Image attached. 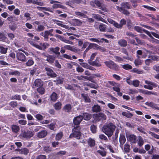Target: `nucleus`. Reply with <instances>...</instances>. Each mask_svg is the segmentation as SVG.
Wrapping results in <instances>:
<instances>
[{
	"label": "nucleus",
	"mask_w": 159,
	"mask_h": 159,
	"mask_svg": "<svg viewBox=\"0 0 159 159\" xmlns=\"http://www.w3.org/2000/svg\"><path fill=\"white\" fill-rule=\"evenodd\" d=\"M116 128V126L113 123H109L106 124L103 126L102 130L108 137H110L113 135Z\"/></svg>",
	"instance_id": "nucleus-1"
},
{
	"label": "nucleus",
	"mask_w": 159,
	"mask_h": 159,
	"mask_svg": "<svg viewBox=\"0 0 159 159\" xmlns=\"http://www.w3.org/2000/svg\"><path fill=\"white\" fill-rule=\"evenodd\" d=\"M121 7L116 6V9L120 12L126 15L129 16L130 14V12L125 8L130 9L131 8V6L130 3L128 2H124L121 4Z\"/></svg>",
	"instance_id": "nucleus-2"
},
{
	"label": "nucleus",
	"mask_w": 159,
	"mask_h": 159,
	"mask_svg": "<svg viewBox=\"0 0 159 159\" xmlns=\"http://www.w3.org/2000/svg\"><path fill=\"white\" fill-rule=\"evenodd\" d=\"M65 49L70 50L73 52L79 54H80L81 53V50L78 48L75 47L70 45H65L64 47H62L61 48L60 52L62 54L65 52L66 51Z\"/></svg>",
	"instance_id": "nucleus-3"
},
{
	"label": "nucleus",
	"mask_w": 159,
	"mask_h": 159,
	"mask_svg": "<svg viewBox=\"0 0 159 159\" xmlns=\"http://www.w3.org/2000/svg\"><path fill=\"white\" fill-rule=\"evenodd\" d=\"M93 2L98 7H99V8L101 9L102 10L104 11H107V10L102 0H95L93 1Z\"/></svg>",
	"instance_id": "nucleus-4"
},
{
	"label": "nucleus",
	"mask_w": 159,
	"mask_h": 159,
	"mask_svg": "<svg viewBox=\"0 0 159 159\" xmlns=\"http://www.w3.org/2000/svg\"><path fill=\"white\" fill-rule=\"evenodd\" d=\"M34 134V132L33 131L26 130L22 132L21 134V135L23 138L28 139L33 137Z\"/></svg>",
	"instance_id": "nucleus-5"
},
{
	"label": "nucleus",
	"mask_w": 159,
	"mask_h": 159,
	"mask_svg": "<svg viewBox=\"0 0 159 159\" xmlns=\"http://www.w3.org/2000/svg\"><path fill=\"white\" fill-rule=\"evenodd\" d=\"M104 63L108 67L114 70H116L118 69V66L112 61H106Z\"/></svg>",
	"instance_id": "nucleus-6"
},
{
	"label": "nucleus",
	"mask_w": 159,
	"mask_h": 159,
	"mask_svg": "<svg viewBox=\"0 0 159 159\" xmlns=\"http://www.w3.org/2000/svg\"><path fill=\"white\" fill-rule=\"evenodd\" d=\"M16 57L17 59L22 62H25L26 61V57L22 52H19L17 53Z\"/></svg>",
	"instance_id": "nucleus-7"
},
{
	"label": "nucleus",
	"mask_w": 159,
	"mask_h": 159,
	"mask_svg": "<svg viewBox=\"0 0 159 159\" xmlns=\"http://www.w3.org/2000/svg\"><path fill=\"white\" fill-rule=\"evenodd\" d=\"M72 133L70 135L69 138H76L78 139H81V134L80 132H76V131H72Z\"/></svg>",
	"instance_id": "nucleus-8"
},
{
	"label": "nucleus",
	"mask_w": 159,
	"mask_h": 159,
	"mask_svg": "<svg viewBox=\"0 0 159 159\" xmlns=\"http://www.w3.org/2000/svg\"><path fill=\"white\" fill-rule=\"evenodd\" d=\"M45 70L47 71V74L48 75L51 77H55L57 76V74L54 72L51 68L46 67L45 68Z\"/></svg>",
	"instance_id": "nucleus-9"
},
{
	"label": "nucleus",
	"mask_w": 159,
	"mask_h": 159,
	"mask_svg": "<svg viewBox=\"0 0 159 159\" xmlns=\"http://www.w3.org/2000/svg\"><path fill=\"white\" fill-rule=\"evenodd\" d=\"M83 120V117L82 116L79 115L75 117L73 119V123L74 125H79L80 122Z\"/></svg>",
	"instance_id": "nucleus-10"
},
{
	"label": "nucleus",
	"mask_w": 159,
	"mask_h": 159,
	"mask_svg": "<svg viewBox=\"0 0 159 159\" xmlns=\"http://www.w3.org/2000/svg\"><path fill=\"white\" fill-rule=\"evenodd\" d=\"M52 21L55 23H56L57 25L59 26H60L68 30L70 29L68 25H63L62 24L63 23L62 21L57 20L55 19L52 20Z\"/></svg>",
	"instance_id": "nucleus-11"
},
{
	"label": "nucleus",
	"mask_w": 159,
	"mask_h": 159,
	"mask_svg": "<svg viewBox=\"0 0 159 159\" xmlns=\"http://www.w3.org/2000/svg\"><path fill=\"white\" fill-rule=\"evenodd\" d=\"M106 117L105 115L102 113H99L96 114L95 119L98 121L106 120Z\"/></svg>",
	"instance_id": "nucleus-12"
},
{
	"label": "nucleus",
	"mask_w": 159,
	"mask_h": 159,
	"mask_svg": "<svg viewBox=\"0 0 159 159\" xmlns=\"http://www.w3.org/2000/svg\"><path fill=\"white\" fill-rule=\"evenodd\" d=\"M127 140L131 143H136V137L134 134H131L127 136Z\"/></svg>",
	"instance_id": "nucleus-13"
},
{
	"label": "nucleus",
	"mask_w": 159,
	"mask_h": 159,
	"mask_svg": "<svg viewBox=\"0 0 159 159\" xmlns=\"http://www.w3.org/2000/svg\"><path fill=\"white\" fill-rule=\"evenodd\" d=\"M48 132L45 130H42L37 134V137L40 138H45L48 134Z\"/></svg>",
	"instance_id": "nucleus-14"
},
{
	"label": "nucleus",
	"mask_w": 159,
	"mask_h": 159,
	"mask_svg": "<svg viewBox=\"0 0 159 159\" xmlns=\"http://www.w3.org/2000/svg\"><path fill=\"white\" fill-rule=\"evenodd\" d=\"M93 17L98 21H101L102 22L107 23V21L103 18L100 15L98 14H92Z\"/></svg>",
	"instance_id": "nucleus-15"
},
{
	"label": "nucleus",
	"mask_w": 159,
	"mask_h": 159,
	"mask_svg": "<svg viewBox=\"0 0 159 159\" xmlns=\"http://www.w3.org/2000/svg\"><path fill=\"white\" fill-rule=\"evenodd\" d=\"M43 82L41 79H36L34 82V85L36 87H40L43 86Z\"/></svg>",
	"instance_id": "nucleus-16"
},
{
	"label": "nucleus",
	"mask_w": 159,
	"mask_h": 159,
	"mask_svg": "<svg viewBox=\"0 0 159 159\" xmlns=\"http://www.w3.org/2000/svg\"><path fill=\"white\" fill-rule=\"evenodd\" d=\"M27 41L28 42H29L31 45L33 46L34 47H35L36 48L39 49L40 50L42 49V47L39 45L37 44L35 42L32 41V39H30V38H28L27 39Z\"/></svg>",
	"instance_id": "nucleus-17"
},
{
	"label": "nucleus",
	"mask_w": 159,
	"mask_h": 159,
	"mask_svg": "<svg viewBox=\"0 0 159 159\" xmlns=\"http://www.w3.org/2000/svg\"><path fill=\"white\" fill-rule=\"evenodd\" d=\"M118 45L121 47H125L127 45V41L123 39H120L118 41Z\"/></svg>",
	"instance_id": "nucleus-18"
},
{
	"label": "nucleus",
	"mask_w": 159,
	"mask_h": 159,
	"mask_svg": "<svg viewBox=\"0 0 159 159\" xmlns=\"http://www.w3.org/2000/svg\"><path fill=\"white\" fill-rule=\"evenodd\" d=\"M119 141L120 143V147H122L123 144L126 141V139L125 135L123 134H120V135Z\"/></svg>",
	"instance_id": "nucleus-19"
},
{
	"label": "nucleus",
	"mask_w": 159,
	"mask_h": 159,
	"mask_svg": "<svg viewBox=\"0 0 159 159\" xmlns=\"http://www.w3.org/2000/svg\"><path fill=\"white\" fill-rule=\"evenodd\" d=\"M88 145L90 147H94L96 144L95 140L91 138H89L87 140Z\"/></svg>",
	"instance_id": "nucleus-20"
},
{
	"label": "nucleus",
	"mask_w": 159,
	"mask_h": 159,
	"mask_svg": "<svg viewBox=\"0 0 159 159\" xmlns=\"http://www.w3.org/2000/svg\"><path fill=\"white\" fill-rule=\"evenodd\" d=\"M71 109L72 107L71 105L70 104H68L64 107L62 110L65 112H69L71 111Z\"/></svg>",
	"instance_id": "nucleus-21"
},
{
	"label": "nucleus",
	"mask_w": 159,
	"mask_h": 159,
	"mask_svg": "<svg viewBox=\"0 0 159 159\" xmlns=\"http://www.w3.org/2000/svg\"><path fill=\"white\" fill-rule=\"evenodd\" d=\"M50 50L54 53L56 55H59L60 52H59L60 48L58 47H56L55 48H51L50 49Z\"/></svg>",
	"instance_id": "nucleus-22"
},
{
	"label": "nucleus",
	"mask_w": 159,
	"mask_h": 159,
	"mask_svg": "<svg viewBox=\"0 0 159 159\" xmlns=\"http://www.w3.org/2000/svg\"><path fill=\"white\" fill-rule=\"evenodd\" d=\"M82 117H83V119H84L85 120H88L91 119V115L90 114L87 113H83Z\"/></svg>",
	"instance_id": "nucleus-23"
},
{
	"label": "nucleus",
	"mask_w": 159,
	"mask_h": 159,
	"mask_svg": "<svg viewBox=\"0 0 159 159\" xmlns=\"http://www.w3.org/2000/svg\"><path fill=\"white\" fill-rule=\"evenodd\" d=\"M107 26L102 23L100 24L98 26V29L101 32H106Z\"/></svg>",
	"instance_id": "nucleus-24"
},
{
	"label": "nucleus",
	"mask_w": 159,
	"mask_h": 159,
	"mask_svg": "<svg viewBox=\"0 0 159 159\" xmlns=\"http://www.w3.org/2000/svg\"><path fill=\"white\" fill-rule=\"evenodd\" d=\"M37 8L39 10L42 11H43V10H45L50 11L52 12H53V11H52V9L48 7H37Z\"/></svg>",
	"instance_id": "nucleus-25"
},
{
	"label": "nucleus",
	"mask_w": 159,
	"mask_h": 159,
	"mask_svg": "<svg viewBox=\"0 0 159 159\" xmlns=\"http://www.w3.org/2000/svg\"><path fill=\"white\" fill-rule=\"evenodd\" d=\"M92 110L93 112H97L100 111L101 109L98 105H95L92 107Z\"/></svg>",
	"instance_id": "nucleus-26"
},
{
	"label": "nucleus",
	"mask_w": 159,
	"mask_h": 159,
	"mask_svg": "<svg viewBox=\"0 0 159 159\" xmlns=\"http://www.w3.org/2000/svg\"><path fill=\"white\" fill-rule=\"evenodd\" d=\"M81 96L85 102H90V99L87 94L83 93L81 94Z\"/></svg>",
	"instance_id": "nucleus-27"
},
{
	"label": "nucleus",
	"mask_w": 159,
	"mask_h": 159,
	"mask_svg": "<svg viewBox=\"0 0 159 159\" xmlns=\"http://www.w3.org/2000/svg\"><path fill=\"white\" fill-rule=\"evenodd\" d=\"M55 60V57L52 55H49L47 57L46 61L50 63H53Z\"/></svg>",
	"instance_id": "nucleus-28"
},
{
	"label": "nucleus",
	"mask_w": 159,
	"mask_h": 159,
	"mask_svg": "<svg viewBox=\"0 0 159 159\" xmlns=\"http://www.w3.org/2000/svg\"><path fill=\"white\" fill-rule=\"evenodd\" d=\"M63 78L59 77L57 78L56 80H53V81L56 83L57 84H62L63 82Z\"/></svg>",
	"instance_id": "nucleus-29"
},
{
	"label": "nucleus",
	"mask_w": 159,
	"mask_h": 159,
	"mask_svg": "<svg viewBox=\"0 0 159 159\" xmlns=\"http://www.w3.org/2000/svg\"><path fill=\"white\" fill-rule=\"evenodd\" d=\"M11 129L13 132L17 133L20 130V128L19 126L16 125H13L12 126Z\"/></svg>",
	"instance_id": "nucleus-30"
},
{
	"label": "nucleus",
	"mask_w": 159,
	"mask_h": 159,
	"mask_svg": "<svg viewBox=\"0 0 159 159\" xmlns=\"http://www.w3.org/2000/svg\"><path fill=\"white\" fill-rule=\"evenodd\" d=\"M51 100L52 101H55L58 98L57 94L55 92H53L50 96Z\"/></svg>",
	"instance_id": "nucleus-31"
},
{
	"label": "nucleus",
	"mask_w": 159,
	"mask_h": 159,
	"mask_svg": "<svg viewBox=\"0 0 159 159\" xmlns=\"http://www.w3.org/2000/svg\"><path fill=\"white\" fill-rule=\"evenodd\" d=\"M61 106L62 104L60 102H57L54 105V108L56 110H59L61 108Z\"/></svg>",
	"instance_id": "nucleus-32"
},
{
	"label": "nucleus",
	"mask_w": 159,
	"mask_h": 159,
	"mask_svg": "<svg viewBox=\"0 0 159 159\" xmlns=\"http://www.w3.org/2000/svg\"><path fill=\"white\" fill-rule=\"evenodd\" d=\"M122 115L125 116L129 118H130L133 116V114L129 111H128V112L125 111L123 112L122 113Z\"/></svg>",
	"instance_id": "nucleus-33"
},
{
	"label": "nucleus",
	"mask_w": 159,
	"mask_h": 159,
	"mask_svg": "<svg viewBox=\"0 0 159 159\" xmlns=\"http://www.w3.org/2000/svg\"><path fill=\"white\" fill-rule=\"evenodd\" d=\"M49 34V33L48 31V30L45 31L44 32H43L40 33V35L43 36L45 39H47L48 38Z\"/></svg>",
	"instance_id": "nucleus-34"
},
{
	"label": "nucleus",
	"mask_w": 159,
	"mask_h": 159,
	"mask_svg": "<svg viewBox=\"0 0 159 159\" xmlns=\"http://www.w3.org/2000/svg\"><path fill=\"white\" fill-rule=\"evenodd\" d=\"M144 143V141L143 138L141 136H139L138 140V144L139 146H142Z\"/></svg>",
	"instance_id": "nucleus-35"
},
{
	"label": "nucleus",
	"mask_w": 159,
	"mask_h": 159,
	"mask_svg": "<svg viewBox=\"0 0 159 159\" xmlns=\"http://www.w3.org/2000/svg\"><path fill=\"white\" fill-rule=\"evenodd\" d=\"M37 91L41 94H43L45 93V89L43 87H38L37 89Z\"/></svg>",
	"instance_id": "nucleus-36"
},
{
	"label": "nucleus",
	"mask_w": 159,
	"mask_h": 159,
	"mask_svg": "<svg viewBox=\"0 0 159 159\" xmlns=\"http://www.w3.org/2000/svg\"><path fill=\"white\" fill-rule=\"evenodd\" d=\"M52 7L53 8L56 9L58 8H60L65 9H66V7L60 4H55L52 5Z\"/></svg>",
	"instance_id": "nucleus-37"
},
{
	"label": "nucleus",
	"mask_w": 159,
	"mask_h": 159,
	"mask_svg": "<svg viewBox=\"0 0 159 159\" xmlns=\"http://www.w3.org/2000/svg\"><path fill=\"white\" fill-rule=\"evenodd\" d=\"M130 2L132 3L133 7L135 8L137 6V3H140L141 1L140 0H130Z\"/></svg>",
	"instance_id": "nucleus-38"
},
{
	"label": "nucleus",
	"mask_w": 159,
	"mask_h": 159,
	"mask_svg": "<svg viewBox=\"0 0 159 159\" xmlns=\"http://www.w3.org/2000/svg\"><path fill=\"white\" fill-rule=\"evenodd\" d=\"M72 20L73 24L76 25L80 26L82 24V22L80 20L78 19H73Z\"/></svg>",
	"instance_id": "nucleus-39"
},
{
	"label": "nucleus",
	"mask_w": 159,
	"mask_h": 159,
	"mask_svg": "<svg viewBox=\"0 0 159 159\" xmlns=\"http://www.w3.org/2000/svg\"><path fill=\"white\" fill-rule=\"evenodd\" d=\"M148 57L154 61H159V57L158 56L154 55H150Z\"/></svg>",
	"instance_id": "nucleus-40"
},
{
	"label": "nucleus",
	"mask_w": 159,
	"mask_h": 159,
	"mask_svg": "<svg viewBox=\"0 0 159 159\" xmlns=\"http://www.w3.org/2000/svg\"><path fill=\"white\" fill-rule=\"evenodd\" d=\"M7 20L10 21L14 22L18 20V18L14 16H11L7 18Z\"/></svg>",
	"instance_id": "nucleus-41"
},
{
	"label": "nucleus",
	"mask_w": 159,
	"mask_h": 159,
	"mask_svg": "<svg viewBox=\"0 0 159 159\" xmlns=\"http://www.w3.org/2000/svg\"><path fill=\"white\" fill-rule=\"evenodd\" d=\"M121 66L122 67L126 70L132 69V66L129 64L122 65Z\"/></svg>",
	"instance_id": "nucleus-42"
},
{
	"label": "nucleus",
	"mask_w": 159,
	"mask_h": 159,
	"mask_svg": "<svg viewBox=\"0 0 159 159\" xmlns=\"http://www.w3.org/2000/svg\"><path fill=\"white\" fill-rule=\"evenodd\" d=\"M138 58L136 59L134 62V63L135 66H137L142 64V62L141 60L139 59L140 57L139 56H137Z\"/></svg>",
	"instance_id": "nucleus-43"
},
{
	"label": "nucleus",
	"mask_w": 159,
	"mask_h": 159,
	"mask_svg": "<svg viewBox=\"0 0 159 159\" xmlns=\"http://www.w3.org/2000/svg\"><path fill=\"white\" fill-rule=\"evenodd\" d=\"M124 150L125 152H129L130 151V145L127 143H125L124 146Z\"/></svg>",
	"instance_id": "nucleus-44"
},
{
	"label": "nucleus",
	"mask_w": 159,
	"mask_h": 159,
	"mask_svg": "<svg viewBox=\"0 0 159 159\" xmlns=\"http://www.w3.org/2000/svg\"><path fill=\"white\" fill-rule=\"evenodd\" d=\"M29 152V151L28 149L26 148H24L21 149V152L20 153L21 154H24V155H27Z\"/></svg>",
	"instance_id": "nucleus-45"
},
{
	"label": "nucleus",
	"mask_w": 159,
	"mask_h": 159,
	"mask_svg": "<svg viewBox=\"0 0 159 159\" xmlns=\"http://www.w3.org/2000/svg\"><path fill=\"white\" fill-rule=\"evenodd\" d=\"M134 29L137 32L139 33L144 32V30H145L142 29L141 27L138 26H135L134 27Z\"/></svg>",
	"instance_id": "nucleus-46"
},
{
	"label": "nucleus",
	"mask_w": 159,
	"mask_h": 159,
	"mask_svg": "<svg viewBox=\"0 0 159 159\" xmlns=\"http://www.w3.org/2000/svg\"><path fill=\"white\" fill-rule=\"evenodd\" d=\"M45 29V27L43 25H38L37 28L36 29L37 31L41 32L43 31Z\"/></svg>",
	"instance_id": "nucleus-47"
},
{
	"label": "nucleus",
	"mask_w": 159,
	"mask_h": 159,
	"mask_svg": "<svg viewBox=\"0 0 159 159\" xmlns=\"http://www.w3.org/2000/svg\"><path fill=\"white\" fill-rule=\"evenodd\" d=\"M63 134L62 132H60L57 134L56 136V139L57 140H60L62 138Z\"/></svg>",
	"instance_id": "nucleus-48"
},
{
	"label": "nucleus",
	"mask_w": 159,
	"mask_h": 159,
	"mask_svg": "<svg viewBox=\"0 0 159 159\" xmlns=\"http://www.w3.org/2000/svg\"><path fill=\"white\" fill-rule=\"evenodd\" d=\"M145 83L146 84L150 85L152 86V87H155L157 86V84L149 81L145 80Z\"/></svg>",
	"instance_id": "nucleus-49"
},
{
	"label": "nucleus",
	"mask_w": 159,
	"mask_h": 159,
	"mask_svg": "<svg viewBox=\"0 0 159 159\" xmlns=\"http://www.w3.org/2000/svg\"><path fill=\"white\" fill-rule=\"evenodd\" d=\"M0 52L2 54H5L7 53L8 48H5L3 47L0 46Z\"/></svg>",
	"instance_id": "nucleus-50"
},
{
	"label": "nucleus",
	"mask_w": 159,
	"mask_h": 159,
	"mask_svg": "<svg viewBox=\"0 0 159 159\" xmlns=\"http://www.w3.org/2000/svg\"><path fill=\"white\" fill-rule=\"evenodd\" d=\"M88 62L90 65L93 66H101V65H99L98 63H97L96 61H88Z\"/></svg>",
	"instance_id": "nucleus-51"
},
{
	"label": "nucleus",
	"mask_w": 159,
	"mask_h": 159,
	"mask_svg": "<svg viewBox=\"0 0 159 159\" xmlns=\"http://www.w3.org/2000/svg\"><path fill=\"white\" fill-rule=\"evenodd\" d=\"M95 83V84H93V83H90L89 87L91 88L97 89L98 87V86L97 83Z\"/></svg>",
	"instance_id": "nucleus-52"
},
{
	"label": "nucleus",
	"mask_w": 159,
	"mask_h": 159,
	"mask_svg": "<svg viewBox=\"0 0 159 159\" xmlns=\"http://www.w3.org/2000/svg\"><path fill=\"white\" fill-rule=\"evenodd\" d=\"M9 75L19 76L20 75V73L18 71L15 70L13 71L9 72Z\"/></svg>",
	"instance_id": "nucleus-53"
},
{
	"label": "nucleus",
	"mask_w": 159,
	"mask_h": 159,
	"mask_svg": "<svg viewBox=\"0 0 159 159\" xmlns=\"http://www.w3.org/2000/svg\"><path fill=\"white\" fill-rule=\"evenodd\" d=\"M74 128L72 129V131H76V132H80L81 129L80 126L79 125H74Z\"/></svg>",
	"instance_id": "nucleus-54"
},
{
	"label": "nucleus",
	"mask_w": 159,
	"mask_h": 159,
	"mask_svg": "<svg viewBox=\"0 0 159 159\" xmlns=\"http://www.w3.org/2000/svg\"><path fill=\"white\" fill-rule=\"evenodd\" d=\"M43 150L46 153H49L52 150V148L50 147H44L43 149Z\"/></svg>",
	"instance_id": "nucleus-55"
},
{
	"label": "nucleus",
	"mask_w": 159,
	"mask_h": 159,
	"mask_svg": "<svg viewBox=\"0 0 159 159\" xmlns=\"http://www.w3.org/2000/svg\"><path fill=\"white\" fill-rule=\"evenodd\" d=\"M11 100H20V95H16L14 96H12L11 98Z\"/></svg>",
	"instance_id": "nucleus-56"
},
{
	"label": "nucleus",
	"mask_w": 159,
	"mask_h": 159,
	"mask_svg": "<svg viewBox=\"0 0 159 159\" xmlns=\"http://www.w3.org/2000/svg\"><path fill=\"white\" fill-rule=\"evenodd\" d=\"M97 152L102 157H105L107 155V152L105 150H98Z\"/></svg>",
	"instance_id": "nucleus-57"
},
{
	"label": "nucleus",
	"mask_w": 159,
	"mask_h": 159,
	"mask_svg": "<svg viewBox=\"0 0 159 159\" xmlns=\"http://www.w3.org/2000/svg\"><path fill=\"white\" fill-rule=\"evenodd\" d=\"M114 58L116 59V61L118 62H120L121 61H124V59L123 58H122L120 57L117 56H115L114 57Z\"/></svg>",
	"instance_id": "nucleus-58"
},
{
	"label": "nucleus",
	"mask_w": 159,
	"mask_h": 159,
	"mask_svg": "<svg viewBox=\"0 0 159 159\" xmlns=\"http://www.w3.org/2000/svg\"><path fill=\"white\" fill-rule=\"evenodd\" d=\"M142 7H144V8H146L147 9L150 11H155L156 10V9L155 8L148 6L144 5H143Z\"/></svg>",
	"instance_id": "nucleus-59"
},
{
	"label": "nucleus",
	"mask_w": 159,
	"mask_h": 159,
	"mask_svg": "<svg viewBox=\"0 0 159 159\" xmlns=\"http://www.w3.org/2000/svg\"><path fill=\"white\" fill-rule=\"evenodd\" d=\"M99 138L101 140H103L106 141H107L108 140L107 137L103 134H100L99 135Z\"/></svg>",
	"instance_id": "nucleus-60"
},
{
	"label": "nucleus",
	"mask_w": 159,
	"mask_h": 159,
	"mask_svg": "<svg viewBox=\"0 0 159 159\" xmlns=\"http://www.w3.org/2000/svg\"><path fill=\"white\" fill-rule=\"evenodd\" d=\"M149 134H151L152 136L154 137V138L157 139H159V135L156 134L155 133L151 131H149Z\"/></svg>",
	"instance_id": "nucleus-61"
},
{
	"label": "nucleus",
	"mask_w": 159,
	"mask_h": 159,
	"mask_svg": "<svg viewBox=\"0 0 159 159\" xmlns=\"http://www.w3.org/2000/svg\"><path fill=\"white\" fill-rule=\"evenodd\" d=\"M140 82L138 80H135L133 81L132 85L135 87H137L139 86Z\"/></svg>",
	"instance_id": "nucleus-62"
},
{
	"label": "nucleus",
	"mask_w": 159,
	"mask_h": 159,
	"mask_svg": "<svg viewBox=\"0 0 159 159\" xmlns=\"http://www.w3.org/2000/svg\"><path fill=\"white\" fill-rule=\"evenodd\" d=\"M9 104L12 107L14 108L17 106V103L16 101H13L11 102Z\"/></svg>",
	"instance_id": "nucleus-63"
},
{
	"label": "nucleus",
	"mask_w": 159,
	"mask_h": 159,
	"mask_svg": "<svg viewBox=\"0 0 159 159\" xmlns=\"http://www.w3.org/2000/svg\"><path fill=\"white\" fill-rule=\"evenodd\" d=\"M34 63V61L33 60L31 59H30L28 60L27 62H26V65L27 66H30L32 65Z\"/></svg>",
	"instance_id": "nucleus-64"
}]
</instances>
